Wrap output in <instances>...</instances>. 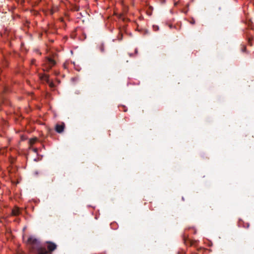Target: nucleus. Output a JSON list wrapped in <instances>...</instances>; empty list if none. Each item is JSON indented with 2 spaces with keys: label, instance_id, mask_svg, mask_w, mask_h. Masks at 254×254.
Here are the masks:
<instances>
[{
  "label": "nucleus",
  "instance_id": "1",
  "mask_svg": "<svg viewBox=\"0 0 254 254\" xmlns=\"http://www.w3.org/2000/svg\"><path fill=\"white\" fill-rule=\"evenodd\" d=\"M28 242L34 248H36L38 250V254H47V250L39 246V241L33 236H31L28 238Z\"/></svg>",
  "mask_w": 254,
  "mask_h": 254
},
{
  "label": "nucleus",
  "instance_id": "2",
  "mask_svg": "<svg viewBox=\"0 0 254 254\" xmlns=\"http://www.w3.org/2000/svg\"><path fill=\"white\" fill-rule=\"evenodd\" d=\"M55 64V61L50 58H47L45 62V67L47 70L51 69Z\"/></svg>",
  "mask_w": 254,
  "mask_h": 254
},
{
  "label": "nucleus",
  "instance_id": "3",
  "mask_svg": "<svg viewBox=\"0 0 254 254\" xmlns=\"http://www.w3.org/2000/svg\"><path fill=\"white\" fill-rule=\"evenodd\" d=\"M64 129V124L59 125L57 124L56 126V130L58 133H61L63 131Z\"/></svg>",
  "mask_w": 254,
  "mask_h": 254
},
{
  "label": "nucleus",
  "instance_id": "4",
  "mask_svg": "<svg viewBox=\"0 0 254 254\" xmlns=\"http://www.w3.org/2000/svg\"><path fill=\"white\" fill-rule=\"evenodd\" d=\"M57 246L55 244L52 243V242H49L48 245V249L50 251H53L55 250L56 249Z\"/></svg>",
  "mask_w": 254,
  "mask_h": 254
},
{
  "label": "nucleus",
  "instance_id": "5",
  "mask_svg": "<svg viewBox=\"0 0 254 254\" xmlns=\"http://www.w3.org/2000/svg\"><path fill=\"white\" fill-rule=\"evenodd\" d=\"M20 213V210L18 207H15L12 210V215L13 216H17Z\"/></svg>",
  "mask_w": 254,
  "mask_h": 254
},
{
  "label": "nucleus",
  "instance_id": "6",
  "mask_svg": "<svg viewBox=\"0 0 254 254\" xmlns=\"http://www.w3.org/2000/svg\"><path fill=\"white\" fill-rule=\"evenodd\" d=\"M7 90L8 89H7V88L6 87H3L2 89V91L0 93V95L2 94V93L3 92H6L7 91ZM0 98L1 100H3V97H2V96H0Z\"/></svg>",
  "mask_w": 254,
  "mask_h": 254
},
{
  "label": "nucleus",
  "instance_id": "7",
  "mask_svg": "<svg viewBox=\"0 0 254 254\" xmlns=\"http://www.w3.org/2000/svg\"><path fill=\"white\" fill-rule=\"evenodd\" d=\"M99 49L100 50V51L102 52V53H104V51H105V50H104V44L103 43H102L100 46H99Z\"/></svg>",
  "mask_w": 254,
  "mask_h": 254
},
{
  "label": "nucleus",
  "instance_id": "8",
  "mask_svg": "<svg viewBox=\"0 0 254 254\" xmlns=\"http://www.w3.org/2000/svg\"><path fill=\"white\" fill-rule=\"evenodd\" d=\"M36 138H31L29 140V143L30 145H33L36 141Z\"/></svg>",
  "mask_w": 254,
  "mask_h": 254
},
{
  "label": "nucleus",
  "instance_id": "9",
  "mask_svg": "<svg viewBox=\"0 0 254 254\" xmlns=\"http://www.w3.org/2000/svg\"><path fill=\"white\" fill-rule=\"evenodd\" d=\"M153 28L154 31H158L159 29V26L157 25H153Z\"/></svg>",
  "mask_w": 254,
  "mask_h": 254
},
{
  "label": "nucleus",
  "instance_id": "10",
  "mask_svg": "<svg viewBox=\"0 0 254 254\" xmlns=\"http://www.w3.org/2000/svg\"><path fill=\"white\" fill-rule=\"evenodd\" d=\"M122 39H123V35H122V34H121V35L119 36V37H118V40H119V41H121V40H122Z\"/></svg>",
  "mask_w": 254,
  "mask_h": 254
},
{
  "label": "nucleus",
  "instance_id": "11",
  "mask_svg": "<svg viewBox=\"0 0 254 254\" xmlns=\"http://www.w3.org/2000/svg\"><path fill=\"white\" fill-rule=\"evenodd\" d=\"M33 151L35 153H37L38 152V149H37V148H33Z\"/></svg>",
  "mask_w": 254,
  "mask_h": 254
},
{
  "label": "nucleus",
  "instance_id": "12",
  "mask_svg": "<svg viewBox=\"0 0 254 254\" xmlns=\"http://www.w3.org/2000/svg\"><path fill=\"white\" fill-rule=\"evenodd\" d=\"M190 23L193 24L194 23V20L193 19L192 20V21H190Z\"/></svg>",
  "mask_w": 254,
  "mask_h": 254
},
{
  "label": "nucleus",
  "instance_id": "13",
  "mask_svg": "<svg viewBox=\"0 0 254 254\" xmlns=\"http://www.w3.org/2000/svg\"><path fill=\"white\" fill-rule=\"evenodd\" d=\"M135 53H137V49H136L135 50Z\"/></svg>",
  "mask_w": 254,
  "mask_h": 254
},
{
  "label": "nucleus",
  "instance_id": "14",
  "mask_svg": "<svg viewBox=\"0 0 254 254\" xmlns=\"http://www.w3.org/2000/svg\"><path fill=\"white\" fill-rule=\"evenodd\" d=\"M32 64H34V60H33V61H32Z\"/></svg>",
  "mask_w": 254,
  "mask_h": 254
},
{
  "label": "nucleus",
  "instance_id": "15",
  "mask_svg": "<svg viewBox=\"0 0 254 254\" xmlns=\"http://www.w3.org/2000/svg\"><path fill=\"white\" fill-rule=\"evenodd\" d=\"M1 72V69L0 68V73Z\"/></svg>",
  "mask_w": 254,
  "mask_h": 254
}]
</instances>
